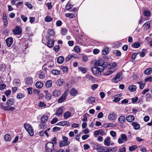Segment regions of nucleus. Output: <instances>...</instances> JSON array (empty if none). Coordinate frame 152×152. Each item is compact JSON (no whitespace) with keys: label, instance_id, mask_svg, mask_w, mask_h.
<instances>
[{"label":"nucleus","instance_id":"obj_1","mask_svg":"<svg viewBox=\"0 0 152 152\" xmlns=\"http://www.w3.org/2000/svg\"><path fill=\"white\" fill-rule=\"evenodd\" d=\"M104 68L97 66L93 67L91 68V71L93 74L96 76H99L100 75L101 72L103 71Z\"/></svg>","mask_w":152,"mask_h":152},{"label":"nucleus","instance_id":"obj_2","mask_svg":"<svg viewBox=\"0 0 152 152\" xmlns=\"http://www.w3.org/2000/svg\"><path fill=\"white\" fill-rule=\"evenodd\" d=\"M24 126L31 136L33 135L34 132L32 127L28 124L26 123L24 125Z\"/></svg>","mask_w":152,"mask_h":152},{"label":"nucleus","instance_id":"obj_3","mask_svg":"<svg viewBox=\"0 0 152 152\" xmlns=\"http://www.w3.org/2000/svg\"><path fill=\"white\" fill-rule=\"evenodd\" d=\"M94 65L96 66H99V67H101L100 68L104 67V68L107 64L106 62H104L102 60L99 59L95 61Z\"/></svg>","mask_w":152,"mask_h":152},{"label":"nucleus","instance_id":"obj_4","mask_svg":"<svg viewBox=\"0 0 152 152\" xmlns=\"http://www.w3.org/2000/svg\"><path fill=\"white\" fill-rule=\"evenodd\" d=\"M63 141L64 142L63 143L62 141H61L59 143V145L60 147H63L64 146L66 145H69L70 142L68 141V138L65 137V136H63L62 137Z\"/></svg>","mask_w":152,"mask_h":152},{"label":"nucleus","instance_id":"obj_5","mask_svg":"<svg viewBox=\"0 0 152 152\" xmlns=\"http://www.w3.org/2000/svg\"><path fill=\"white\" fill-rule=\"evenodd\" d=\"M122 74L121 73H118L116 75L115 77L112 79V81L115 83H117L122 80Z\"/></svg>","mask_w":152,"mask_h":152},{"label":"nucleus","instance_id":"obj_6","mask_svg":"<svg viewBox=\"0 0 152 152\" xmlns=\"http://www.w3.org/2000/svg\"><path fill=\"white\" fill-rule=\"evenodd\" d=\"M96 150L98 152H110L112 150L106 147H99L96 148Z\"/></svg>","mask_w":152,"mask_h":152},{"label":"nucleus","instance_id":"obj_7","mask_svg":"<svg viewBox=\"0 0 152 152\" xmlns=\"http://www.w3.org/2000/svg\"><path fill=\"white\" fill-rule=\"evenodd\" d=\"M54 148V145L53 142H50L48 143L45 146V151L46 152L50 151Z\"/></svg>","mask_w":152,"mask_h":152},{"label":"nucleus","instance_id":"obj_8","mask_svg":"<svg viewBox=\"0 0 152 152\" xmlns=\"http://www.w3.org/2000/svg\"><path fill=\"white\" fill-rule=\"evenodd\" d=\"M0 106L1 108H2L4 110H6L13 111L15 109V107H8V106H4L3 103H1L0 104Z\"/></svg>","mask_w":152,"mask_h":152},{"label":"nucleus","instance_id":"obj_9","mask_svg":"<svg viewBox=\"0 0 152 152\" xmlns=\"http://www.w3.org/2000/svg\"><path fill=\"white\" fill-rule=\"evenodd\" d=\"M15 35H19L22 32L21 28L19 26H16L15 28L12 30Z\"/></svg>","mask_w":152,"mask_h":152},{"label":"nucleus","instance_id":"obj_10","mask_svg":"<svg viewBox=\"0 0 152 152\" xmlns=\"http://www.w3.org/2000/svg\"><path fill=\"white\" fill-rule=\"evenodd\" d=\"M67 93L65 92L63 95L58 99V102L61 103L63 102L67 96Z\"/></svg>","mask_w":152,"mask_h":152},{"label":"nucleus","instance_id":"obj_11","mask_svg":"<svg viewBox=\"0 0 152 152\" xmlns=\"http://www.w3.org/2000/svg\"><path fill=\"white\" fill-rule=\"evenodd\" d=\"M117 117L116 114L114 113H110L108 115V118L111 121H113L115 120Z\"/></svg>","mask_w":152,"mask_h":152},{"label":"nucleus","instance_id":"obj_12","mask_svg":"<svg viewBox=\"0 0 152 152\" xmlns=\"http://www.w3.org/2000/svg\"><path fill=\"white\" fill-rule=\"evenodd\" d=\"M6 42L7 46L10 47L13 43V39L11 37H9L6 39Z\"/></svg>","mask_w":152,"mask_h":152},{"label":"nucleus","instance_id":"obj_13","mask_svg":"<svg viewBox=\"0 0 152 152\" xmlns=\"http://www.w3.org/2000/svg\"><path fill=\"white\" fill-rule=\"evenodd\" d=\"M32 78L31 77H29L26 79L25 83L29 86L31 85L33 83Z\"/></svg>","mask_w":152,"mask_h":152},{"label":"nucleus","instance_id":"obj_14","mask_svg":"<svg viewBox=\"0 0 152 152\" xmlns=\"http://www.w3.org/2000/svg\"><path fill=\"white\" fill-rule=\"evenodd\" d=\"M46 38L48 39V42L47 44L48 46L50 48L52 47L54 44V41L53 40H51L50 39L49 40V39L50 38L49 36H47Z\"/></svg>","mask_w":152,"mask_h":152},{"label":"nucleus","instance_id":"obj_15","mask_svg":"<svg viewBox=\"0 0 152 152\" xmlns=\"http://www.w3.org/2000/svg\"><path fill=\"white\" fill-rule=\"evenodd\" d=\"M15 101L12 98H10L8 99L7 102L6 104L7 105V106H10L12 105L14 103Z\"/></svg>","mask_w":152,"mask_h":152},{"label":"nucleus","instance_id":"obj_16","mask_svg":"<svg viewBox=\"0 0 152 152\" xmlns=\"http://www.w3.org/2000/svg\"><path fill=\"white\" fill-rule=\"evenodd\" d=\"M110 143V139L109 137H107L104 141V144L106 146H109Z\"/></svg>","mask_w":152,"mask_h":152},{"label":"nucleus","instance_id":"obj_17","mask_svg":"<svg viewBox=\"0 0 152 152\" xmlns=\"http://www.w3.org/2000/svg\"><path fill=\"white\" fill-rule=\"evenodd\" d=\"M71 115L72 113L68 111H66L64 113V118L66 119H67L70 117L71 116Z\"/></svg>","mask_w":152,"mask_h":152},{"label":"nucleus","instance_id":"obj_18","mask_svg":"<svg viewBox=\"0 0 152 152\" xmlns=\"http://www.w3.org/2000/svg\"><path fill=\"white\" fill-rule=\"evenodd\" d=\"M144 27V29L145 30H147L149 29L150 27V22L149 21H147L145 23L143 26Z\"/></svg>","mask_w":152,"mask_h":152},{"label":"nucleus","instance_id":"obj_19","mask_svg":"<svg viewBox=\"0 0 152 152\" xmlns=\"http://www.w3.org/2000/svg\"><path fill=\"white\" fill-rule=\"evenodd\" d=\"M126 120L129 122H132L134 120V117L132 115L128 116L126 118Z\"/></svg>","mask_w":152,"mask_h":152},{"label":"nucleus","instance_id":"obj_20","mask_svg":"<svg viewBox=\"0 0 152 152\" xmlns=\"http://www.w3.org/2000/svg\"><path fill=\"white\" fill-rule=\"evenodd\" d=\"M118 120L119 123L123 124L125 120V117L123 115H121L118 118Z\"/></svg>","mask_w":152,"mask_h":152},{"label":"nucleus","instance_id":"obj_21","mask_svg":"<svg viewBox=\"0 0 152 152\" xmlns=\"http://www.w3.org/2000/svg\"><path fill=\"white\" fill-rule=\"evenodd\" d=\"M63 111V108L61 107H59L56 111V115L58 116H59L62 114Z\"/></svg>","mask_w":152,"mask_h":152},{"label":"nucleus","instance_id":"obj_22","mask_svg":"<svg viewBox=\"0 0 152 152\" xmlns=\"http://www.w3.org/2000/svg\"><path fill=\"white\" fill-rule=\"evenodd\" d=\"M69 93L71 95L75 96L77 94V91L75 89L73 88L70 90Z\"/></svg>","mask_w":152,"mask_h":152},{"label":"nucleus","instance_id":"obj_23","mask_svg":"<svg viewBox=\"0 0 152 152\" xmlns=\"http://www.w3.org/2000/svg\"><path fill=\"white\" fill-rule=\"evenodd\" d=\"M132 125L133 126L135 129L137 130L140 129V125L137 124L136 122H134L132 123Z\"/></svg>","mask_w":152,"mask_h":152},{"label":"nucleus","instance_id":"obj_24","mask_svg":"<svg viewBox=\"0 0 152 152\" xmlns=\"http://www.w3.org/2000/svg\"><path fill=\"white\" fill-rule=\"evenodd\" d=\"M35 86L37 88L40 89L42 88L43 86V84L41 82L37 81L36 83Z\"/></svg>","mask_w":152,"mask_h":152},{"label":"nucleus","instance_id":"obj_25","mask_svg":"<svg viewBox=\"0 0 152 152\" xmlns=\"http://www.w3.org/2000/svg\"><path fill=\"white\" fill-rule=\"evenodd\" d=\"M152 99L151 95L150 94L147 93L145 95V100L147 102L151 101Z\"/></svg>","mask_w":152,"mask_h":152},{"label":"nucleus","instance_id":"obj_26","mask_svg":"<svg viewBox=\"0 0 152 152\" xmlns=\"http://www.w3.org/2000/svg\"><path fill=\"white\" fill-rule=\"evenodd\" d=\"M128 89L131 92H133L136 90V86L135 85H132L129 87Z\"/></svg>","mask_w":152,"mask_h":152},{"label":"nucleus","instance_id":"obj_27","mask_svg":"<svg viewBox=\"0 0 152 152\" xmlns=\"http://www.w3.org/2000/svg\"><path fill=\"white\" fill-rule=\"evenodd\" d=\"M48 118L46 115H43L41 118V121L42 123H45L48 120Z\"/></svg>","mask_w":152,"mask_h":152},{"label":"nucleus","instance_id":"obj_28","mask_svg":"<svg viewBox=\"0 0 152 152\" xmlns=\"http://www.w3.org/2000/svg\"><path fill=\"white\" fill-rule=\"evenodd\" d=\"M64 58L62 56L59 57L57 59V62L59 64H62L64 61Z\"/></svg>","mask_w":152,"mask_h":152},{"label":"nucleus","instance_id":"obj_29","mask_svg":"<svg viewBox=\"0 0 152 152\" xmlns=\"http://www.w3.org/2000/svg\"><path fill=\"white\" fill-rule=\"evenodd\" d=\"M60 95V92L58 90H55L53 92V95L55 97H58Z\"/></svg>","mask_w":152,"mask_h":152},{"label":"nucleus","instance_id":"obj_30","mask_svg":"<svg viewBox=\"0 0 152 152\" xmlns=\"http://www.w3.org/2000/svg\"><path fill=\"white\" fill-rule=\"evenodd\" d=\"M52 83L51 80H47L46 83V86L47 88L51 87L52 86Z\"/></svg>","mask_w":152,"mask_h":152},{"label":"nucleus","instance_id":"obj_31","mask_svg":"<svg viewBox=\"0 0 152 152\" xmlns=\"http://www.w3.org/2000/svg\"><path fill=\"white\" fill-rule=\"evenodd\" d=\"M114 71L115 70H109L106 72H104L103 75L105 76L109 75L112 74L113 72H114Z\"/></svg>","mask_w":152,"mask_h":152},{"label":"nucleus","instance_id":"obj_32","mask_svg":"<svg viewBox=\"0 0 152 152\" xmlns=\"http://www.w3.org/2000/svg\"><path fill=\"white\" fill-rule=\"evenodd\" d=\"M137 146L135 145L131 146L129 148V150L131 151H132L135 150L137 148Z\"/></svg>","mask_w":152,"mask_h":152},{"label":"nucleus","instance_id":"obj_33","mask_svg":"<svg viewBox=\"0 0 152 152\" xmlns=\"http://www.w3.org/2000/svg\"><path fill=\"white\" fill-rule=\"evenodd\" d=\"M5 140L7 141H9L11 140V137L10 135L8 134H5L4 136Z\"/></svg>","mask_w":152,"mask_h":152},{"label":"nucleus","instance_id":"obj_34","mask_svg":"<svg viewBox=\"0 0 152 152\" xmlns=\"http://www.w3.org/2000/svg\"><path fill=\"white\" fill-rule=\"evenodd\" d=\"M140 45V43L138 42H135L133 45H132L131 46L132 47H133L135 48H139Z\"/></svg>","mask_w":152,"mask_h":152},{"label":"nucleus","instance_id":"obj_35","mask_svg":"<svg viewBox=\"0 0 152 152\" xmlns=\"http://www.w3.org/2000/svg\"><path fill=\"white\" fill-rule=\"evenodd\" d=\"M152 69L151 68H149L146 69L145 72L144 73L146 75H149L151 74L152 72Z\"/></svg>","mask_w":152,"mask_h":152},{"label":"nucleus","instance_id":"obj_36","mask_svg":"<svg viewBox=\"0 0 152 152\" xmlns=\"http://www.w3.org/2000/svg\"><path fill=\"white\" fill-rule=\"evenodd\" d=\"M65 16L69 18H72L75 17V15L73 13H66L65 14Z\"/></svg>","mask_w":152,"mask_h":152},{"label":"nucleus","instance_id":"obj_37","mask_svg":"<svg viewBox=\"0 0 152 152\" xmlns=\"http://www.w3.org/2000/svg\"><path fill=\"white\" fill-rule=\"evenodd\" d=\"M51 73L54 75H57L60 74V71L56 69H53L51 71Z\"/></svg>","mask_w":152,"mask_h":152},{"label":"nucleus","instance_id":"obj_38","mask_svg":"<svg viewBox=\"0 0 152 152\" xmlns=\"http://www.w3.org/2000/svg\"><path fill=\"white\" fill-rule=\"evenodd\" d=\"M109 49L108 48H105L104 49L102 50V54L106 55L108 54L109 52Z\"/></svg>","mask_w":152,"mask_h":152},{"label":"nucleus","instance_id":"obj_39","mask_svg":"<svg viewBox=\"0 0 152 152\" xmlns=\"http://www.w3.org/2000/svg\"><path fill=\"white\" fill-rule=\"evenodd\" d=\"M52 20V18L48 15L46 16L45 18V20L47 22H49Z\"/></svg>","mask_w":152,"mask_h":152},{"label":"nucleus","instance_id":"obj_40","mask_svg":"<svg viewBox=\"0 0 152 152\" xmlns=\"http://www.w3.org/2000/svg\"><path fill=\"white\" fill-rule=\"evenodd\" d=\"M86 77L89 80H90L91 81H94L95 80V78L93 77L90 75H86Z\"/></svg>","mask_w":152,"mask_h":152},{"label":"nucleus","instance_id":"obj_41","mask_svg":"<svg viewBox=\"0 0 152 152\" xmlns=\"http://www.w3.org/2000/svg\"><path fill=\"white\" fill-rule=\"evenodd\" d=\"M45 73L44 72H42L39 76V77L40 79H42L45 77Z\"/></svg>","mask_w":152,"mask_h":152},{"label":"nucleus","instance_id":"obj_42","mask_svg":"<svg viewBox=\"0 0 152 152\" xmlns=\"http://www.w3.org/2000/svg\"><path fill=\"white\" fill-rule=\"evenodd\" d=\"M137 83L139 85L140 88L141 89H142L145 86V84L143 83L142 82H138Z\"/></svg>","mask_w":152,"mask_h":152},{"label":"nucleus","instance_id":"obj_43","mask_svg":"<svg viewBox=\"0 0 152 152\" xmlns=\"http://www.w3.org/2000/svg\"><path fill=\"white\" fill-rule=\"evenodd\" d=\"M61 70L63 73L66 72L68 71V68L66 66H63L61 68Z\"/></svg>","mask_w":152,"mask_h":152},{"label":"nucleus","instance_id":"obj_44","mask_svg":"<svg viewBox=\"0 0 152 152\" xmlns=\"http://www.w3.org/2000/svg\"><path fill=\"white\" fill-rule=\"evenodd\" d=\"M61 126H63L66 125H67V126H69L70 125L69 122H68V121H61Z\"/></svg>","mask_w":152,"mask_h":152},{"label":"nucleus","instance_id":"obj_45","mask_svg":"<svg viewBox=\"0 0 152 152\" xmlns=\"http://www.w3.org/2000/svg\"><path fill=\"white\" fill-rule=\"evenodd\" d=\"M78 69L83 73H85L87 72L86 69L83 67H80Z\"/></svg>","mask_w":152,"mask_h":152},{"label":"nucleus","instance_id":"obj_46","mask_svg":"<svg viewBox=\"0 0 152 152\" xmlns=\"http://www.w3.org/2000/svg\"><path fill=\"white\" fill-rule=\"evenodd\" d=\"M88 101L89 103L92 104L95 103V101L94 98L92 97H90L88 99Z\"/></svg>","mask_w":152,"mask_h":152},{"label":"nucleus","instance_id":"obj_47","mask_svg":"<svg viewBox=\"0 0 152 152\" xmlns=\"http://www.w3.org/2000/svg\"><path fill=\"white\" fill-rule=\"evenodd\" d=\"M113 53H115L117 56H120L121 55V53L120 51L115 50L113 51Z\"/></svg>","mask_w":152,"mask_h":152},{"label":"nucleus","instance_id":"obj_48","mask_svg":"<svg viewBox=\"0 0 152 152\" xmlns=\"http://www.w3.org/2000/svg\"><path fill=\"white\" fill-rule=\"evenodd\" d=\"M116 126V125L110 123H108L107 124L106 127H114Z\"/></svg>","mask_w":152,"mask_h":152},{"label":"nucleus","instance_id":"obj_49","mask_svg":"<svg viewBox=\"0 0 152 152\" xmlns=\"http://www.w3.org/2000/svg\"><path fill=\"white\" fill-rule=\"evenodd\" d=\"M143 14L146 16H148L150 15V12L148 10H145Z\"/></svg>","mask_w":152,"mask_h":152},{"label":"nucleus","instance_id":"obj_50","mask_svg":"<svg viewBox=\"0 0 152 152\" xmlns=\"http://www.w3.org/2000/svg\"><path fill=\"white\" fill-rule=\"evenodd\" d=\"M24 97V95L21 93L18 94L17 96V98L18 99H21Z\"/></svg>","mask_w":152,"mask_h":152},{"label":"nucleus","instance_id":"obj_51","mask_svg":"<svg viewBox=\"0 0 152 152\" xmlns=\"http://www.w3.org/2000/svg\"><path fill=\"white\" fill-rule=\"evenodd\" d=\"M142 51H143L140 52V56L142 57H144L145 56V54L143 51H146V50L145 49H144L142 50Z\"/></svg>","mask_w":152,"mask_h":152},{"label":"nucleus","instance_id":"obj_52","mask_svg":"<svg viewBox=\"0 0 152 152\" xmlns=\"http://www.w3.org/2000/svg\"><path fill=\"white\" fill-rule=\"evenodd\" d=\"M67 32V30L65 28H63L61 30V33L63 35L66 34Z\"/></svg>","mask_w":152,"mask_h":152},{"label":"nucleus","instance_id":"obj_53","mask_svg":"<svg viewBox=\"0 0 152 152\" xmlns=\"http://www.w3.org/2000/svg\"><path fill=\"white\" fill-rule=\"evenodd\" d=\"M72 5L69 4L68 3L66 6V9L67 10H69L72 8Z\"/></svg>","mask_w":152,"mask_h":152},{"label":"nucleus","instance_id":"obj_54","mask_svg":"<svg viewBox=\"0 0 152 152\" xmlns=\"http://www.w3.org/2000/svg\"><path fill=\"white\" fill-rule=\"evenodd\" d=\"M45 123H42L41 124H39V127L40 129H45L46 128V126L45 124Z\"/></svg>","mask_w":152,"mask_h":152},{"label":"nucleus","instance_id":"obj_55","mask_svg":"<svg viewBox=\"0 0 152 152\" xmlns=\"http://www.w3.org/2000/svg\"><path fill=\"white\" fill-rule=\"evenodd\" d=\"M46 104H45L44 102H40L38 104V106L40 107H42L46 106Z\"/></svg>","mask_w":152,"mask_h":152},{"label":"nucleus","instance_id":"obj_56","mask_svg":"<svg viewBox=\"0 0 152 152\" xmlns=\"http://www.w3.org/2000/svg\"><path fill=\"white\" fill-rule=\"evenodd\" d=\"M74 49L75 51L77 53L80 52V49L78 46H76L74 47Z\"/></svg>","mask_w":152,"mask_h":152},{"label":"nucleus","instance_id":"obj_57","mask_svg":"<svg viewBox=\"0 0 152 152\" xmlns=\"http://www.w3.org/2000/svg\"><path fill=\"white\" fill-rule=\"evenodd\" d=\"M121 137L124 140V141H126L127 140V136L126 134H122L121 135Z\"/></svg>","mask_w":152,"mask_h":152},{"label":"nucleus","instance_id":"obj_58","mask_svg":"<svg viewBox=\"0 0 152 152\" xmlns=\"http://www.w3.org/2000/svg\"><path fill=\"white\" fill-rule=\"evenodd\" d=\"M21 18L24 22H26L28 19V18L27 17L23 15L21 16Z\"/></svg>","mask_w":152,"mask_h":152},{"label":"nucleus","instance_id":"obj_59","mask_svg":"<svg viewBox=\"0 0 152 152\" xmlns=\"http://www.w3.org/2000/svg\"><path fill=\"white\" fill-rule=\"evenodd\" d=\"M47 4L48 10H51L52 8V5L51 2H48Z\"/></svg>","mask_w":152,"mask_h":152},{"label":"nucleus","instance_id":"obj_60","mask_svg":"<svg viewBox=\"0 0 152 152\" xmlns=\"http://www.w3.org/2000/svg\"><path fill=\"white\" fill-rule=\"evenodd\" d=\"M60 47L59 45H56L54 47L53 50L56 52H58L59 49Z\"/></svg>","mask_w":152,"mask_h":152},{"label":"nucleus","instance_id":"obj_61","mask_svg":"<svg viewBox=\"0 0 152 152\" xmlns=\"http://www.w3.org/2000/svg\"><path fill=\"white\" fill-rule=\"evenodd\" d=\"M72 57H73V55H68L66 59V61H69Z\"/></svg>","mask_w":152,"mask_h":152},{"label":"nucleus","instance_id":"obj_62","mask_svg":"<svg viewBox=\"0 0 152 152\" xmlns=\"http://www.w3.org/2000/svg\"><path fill=\"white\" fill-rule=\"evenodd\" d=\"M98 86L97 84H93L92 85L91 88L93 90H94L98 87Z\"/></svg>","mask_w":152,"mask_h":152},{"label":"nucleus","instance_id":"obj_63","mask_svg":"<svg viewBox=\"0 0 152 152\" xmlns=\"http://www.w3.org/2000/svg\"><path fill=\"white\" fill-rule=\"evenodd\" d=\"M6 86L4 84H3L0 86V90H3L6 87Z\"/></svg>","mask_w":152,"mask_h":152},{"label":"nucleus","instance_id":"obj_64","mask_svg":"<svg viewBox=\"0 0 152 152\" xmlns=\"http://www.w3.org/2000/svg\"><path fill=\"white\" fill-rule=\"evenodd\" d=\"M140 150L142 152H146L147 151L146 148L144 146H141L140 147Z\"/></svg>","mask_w":152,"mask_h":152}]
</instances>
